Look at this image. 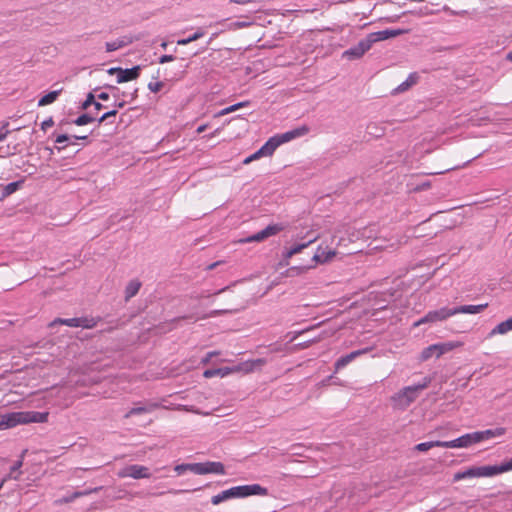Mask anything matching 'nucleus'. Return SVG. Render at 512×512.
Returning a JSON list of instances; mask_svg holds the SVG:
<instances>
[{
    "label": "nucleus",
    "instance_id": "f257e3e1",
    "mask_svg": "<svg viewBox=\"0 0 512 512\" xmlns=\"http://www.w3.org/2000/svg\"><path fill=\"white\" fill-rule=\"evenodd\" d=\"M48 417V412L37 411H18L0 414V430H7L18 425L31 423H46Z\"/></svg>",
    "mask_w": 512,
    "mask_h": 512
},
{
    "label": "nucleus",
    "instance_id": "f03ea898",
    "mask_svg": "<svg viewBox=\"0 0 512 512\" xmlns=\"http://www.w3.org/2000/svg\"><path fill=\"white\" fill-rule=\"evenodd\" d=\"M291 258H282L276 266V271L286 277H295L316 268L318 264L326 263L330 258H309L305 264H292Z\"/></svg>",
    "mask_w": 512,
    "mask_h": 512
},
{
    "label": "nucleus",
    "instance_id": "7ed1b4c3",
    "mask_svg": "<svg viewBox=\"0 0 512 512\" xmlns=\"http://www.w3.org/2000/svg\"><path fill=\"white\" fill-rule=\"evenodd\" d=\"M427 386V383H423L401 389L391 397L392 407L397 410H405L418 398L419 393L427 388Z\"/></svg>",
    "mask_w": 512,
    "mask_h": 512
},
{
    "label": "nucleus",
    "instance_id": "20e7f679",
    "mask_svg": "<svg viewBox=\"0 0 512 512\" xmlns=\"http://www.w3.org/2000/svg\"><path fill=\"white\" fill-rule=\"evenodd\" d=\"M309 132V128L307 126H301L298 128H295L293 130L276 134L268 139L267 143L269 147L271 148L272 152L274 153L275 150L282 144L287 143L293 139L302 137L306 135Z\"/></svg>",
    "mask_w": 512,
    "mask_h": 512
},
{
    "label": "nucleus",
    "instance_id": "39448f33",
    "mask_svg": "<svg viewBox=\"0 0 512 512\" xmlns=\"http://www.w3.org/2000/svg\"><path fill=\"white\" fill-rule=\"evenodd\" d=\"M462 346H463V342H460V341H449V342H445V343L433 344V345L426 347L422 351L421 359L425 361L434 355L437 358H439L443 354L448 353V352H450L456 348L462 347Z\"/></svg>",
    "mask_w": 512,
    "mask_h": 512
},
{
    "label": "nucleus",
    "instance_id": "423d86ee",
    "mask_svg": "<svg viewBox=\"0 0 512 512\" xmlns=\"http://www.w3.org/2000/svg\"><path fill=\"white\" fill-rule=\"evenodd\" d=\"M494 472L492 466H480L470 467L465 471H459L454 474L453 481L458 482L464 479L470 478H481V477H493Z\"/></svg>",
    "mask_w": 512,
    "mask_h": 512
},
{
    "label": "nucleus",
    "instance_id": "0eeeda50",
    "mask_svg": "<svg viewBox=\"0 0 512 512\" xmlns=\"http://www.w3.org/2000/svg\"><path fill=\"white\" fill-rule=\"evenodd\" d=\"M232 492L234 498H243L251 495H260L266 496L268 495V490L265 487H262L259 484H251V485H242L232 487Z\"/></svg>",
    "mask_w": 512,
    "mask_h": 512
},
{
    "label": "nucleus",
    "instance_id": "6e6552de",
    "mask_svg": "<svg viewBox=\"0 0 512 512\" xmlns=\"http://www.w3.org/2000/svg\"><path fill=\"white\" fill-rule=\"evenodd\" d=\"M373 43L367 35L364 39L360 40L355 46L343 52V57L349 60L361 58L370 48Z\"/></svg>",
    "mask_w": 512,
    "mask_h": 512
},
{
    "label": "nucleus",
    "instance_id": "1a4fd4ad",
    "mask_svg": "<svg viewBox=\"0 0 512 512\" xmlns=\"http://www.w3.org/2000/svg\"><path fill=\"white\" fill-rule=\"evenodd\" d=\"M149 468L142 465H130L128 467H125L124 469L120 470L118 472V476L120 478H126L131 477L134 479H142V478H149L150 477Z\"/></svg>",
    "mask_w": 512,
    "mask_h": 512
},
{
    "label": "nucleus",
    "instance_id": "9d476101",
    "mask_svg": "<svg viewBox=\"0 0 512 512\" xmlns=\"http://www.w3.org/2000/svg\"><path fill=\"white\" fill-rule=\"evenodd\" d=\"M266 364V360L263 358L247 360L231 367L232 374L243 373L249 374L255 370L261 369Z\"/></svg>",
    "mask_w": 512,
    "mask_h": 512
},
{
    "label": "nucleus",
    "instance_id": "9b49d317",
    "mask_svg": "<svg viewBox=\"0 0 512 512\" xmlns=\"http://www.w3.org/2000/svg\"><path fill=\"white\" fill-rule=\"evenodd\" d=\"M283 230V226L281 224H272L268 225L266 228L261 231L251 235L250 237L242 240V242H261L273 235H276L278 232Z\"/></svg>",
    "mask_w": 512,
    "mask_h": 512
},
{
    "label": "nucleus",
    "instance_id": "f8f14e48",
    "mask_svg": "<svg viewBox=\"0 0 512 512\" xmlns=\"http://www.w3.org/2000/svg\"><path fill=\"white\" fill-rule=\"evenodd\" d=\"M475 437V432H472L451 441H444V448H468L473 444H477Z\"/></svg>",
    "mask_w": 512,
    "mask_h": 512
},
{
    "label": "nucleus",
    "instance_id": "ddd939ff",
    "mask_svg": "<svg viewBox=\"0 0 512 512\" xmlns=\"http://www.w3.org/2000/svg\"><path fill=\"white\" fill-rule=\"evenodd\" d=\"M403 33V30L400 29H386L378 32H373L368 34L371 42L374 44L379 41H383L389 38H393L399 36Z\"/></svg>",
    "mask_w": 512,
    "mask_h": 512
},
{
    "label": "nucleus",
    "instance_id": "4468645a",
    "mask_svg": "<svg viewBox=\"0 0 512 512\" xmlns=\"http://www.w3.org/2000/svg\"><path fill=\"white\" fill-rule=\"evenodd\" d=\"M370 348H364L361 350L353 351L341 358H339L335 363V371H339L340 369L344 368L346 365H348L350 362H352L354 359H356L358 356H361L363 354H366L370 351Z\"/></svg>",
    "mask_w": 512,
    "mask_h": 512
},
{
    "label": "nucleus",
    "instance_id": "2eb2a0df",
    "mask_svg": "<svg viewBox=\"0 0 512 512\" xmlns=\"http://www.w3.org/2000/svg\"><path fill=\"white\" fill-rule=\"evenodd\" d=\"M506 433V429L504 427H497L495 429H487L484 431H476L475 438L477 443H480L485 440H489L495 437H500Z\"/></svg>",
    "mask_w": 512,
    "mask_h": 512
},
{
    "label": "nucleus",
    "instance_id": "dca6fc26",
    "mask_svg": "<svg viewBox=\"0 0 512 512\" xmlns=\"http://www.w3.org/2000/svg\"><path fill=\"white\" fill-rule=\"evenodd\" d=\"M140 71H141L140 66H134L129 69L120 68L119 75L117 77V82L123 83V82L134 80L139 77Z\"/></svg>",
    "mask_w": 512,
    "mask_h": 512
},
{
    "label": "nucleus",
    "instance_id": "f3484780",
    "mask_svg": "<svg viewBox=\"0 0 512 512\" xmlns=\"http://www.w3.org/2000/svg\"><path fill=\"white\" fill-rule=\"evenodd\" d=\"M161 405L156 402H150L147 405L144 406H136L131 408L124 416V418L128 419L134 415L144 414L148 412H152L158 408H160Z\"/></svg>",
    "mask_w": 512,
    "mask_h": 512
},
{
    "label": "nucleus",
    "instance_id": "a211bd4d",
    "mask_svg": "<svg viewBox=\"0 0 512 512\" xmlns=\"http://www.w3.org/2000/svg\"><path fill=\"white\" fill-rule=\"evenodd\" d=\"M431 323L437 322V321H444L448 319L451 316L455 315V311L450 308L443 307L439 310L429 311L428 312Z\"/></svg>",
    "mask_w": 512,
    "mask_h": 512
},
{
    "label": "nucleus",
    "instance_id": "6ab92c4d",
    "mask_svg": "<svg viewBox=\"0 0 512 512\" xmlns=\"http://www.w3.org/2000/svg\"><path fill=\"white\" fill-rule=\"evenodd\" d=\"M419 74L416 72L410 73L409 76L405 81H403L401 84H399L394 90V94L403 93L407 90H409L412 86L418 83L419 81Z\"/></svg>",
    "mask_w": 512,
    "mask_h": 512
},
{
    "label": "nucleus",
    "instance_id": "aec40b11",
    "mask_svg": "<svg viewBox=\"0 0 512 512\" xmlns=\"http://www.w3.org/2000/svg\"><path fill=\"white\" fill-rule=\"evenodd\" d=\"M488 307V303L479 305H463L453 308L456 314H478Z\"/></svg>",
    "mask_w": 512,
    "mask_h": 512
},
{
    "label": "nucleus",
    "instance_id": "412c9836",
    "mask_svg": "<svg viewBox=\"0 0 512 512\" xmlns=\"http://www.w3.org/2000/svg\"><path fill=\"white\" fill-rule=\"evenodd\" d=\"M133 42V38L130 36H122L119 39L111 42H106L105 47L107 52H113L120 48H123Z\"/></svg>",
    "mask_w": 512,
    "mask_h": 512
},
{
    "label": "nucleus",
    "instance_id": "4be33fe9",
    "mask_svg": "<svg viewBox=\"0 0 512 512\" xmlns=\"http://www.w3.org/2000/svg\"><path fill=\"white\" fill-rule=\"evenodd\" d=\"M273 154L271 148L269 147L268 143L266 142L260 149H258L255 153L247 157L243 163L248 164L254 160H258L261 157H267L271 156Z\"/></svg>",
    "mask_w": 512,
    "mask_h": 512
},
{
    "label": "nucleus",
    "instance_id": "5701e85b",
    "mask_svg": "<svg viewBox=\"0 0 512 512\" xmlns=\"http://www.w3.org/2000/svg\"><path fill=\"white\" fill-rule=\"evenodd\" d=\"M509 331H512V317L496 325L490 331L489 337H493L498 334L503 335L508 333Z\"/></svg>",
    "mask_w": 512,
    "mask_h": 512
},
{
    "label": "nucleus",
    "instance_id": "b1692460",
    "mask_svg": "<svg viewBox=\"0 0 512 512\" xmlns=\"http://www.w3.org/2000/svg\"><path fill=\"white\" fill-rule=\"evenodd\" d=\"M315 239H309L305 242L293 243L289 247H286V255L285 256H294L303 251L304 248L308 247L310 244L314 242Z\"/></svg>",
    "mask_w": 512,
    "mask_h": 512
},
{
    "label": "nucleus",
    "instance_id": "393cba45",
    "mask_svg": "<svg viewBox=\"0 0 512 512\" xmlns=\"http://www.w3.org/2000/svg\"><path fill=\"white\" fill-rule=\"evenodd\" d=\"M230 374H232L231 367H223V368H217V369H207L204 371L203 376L205 378H212L215 376H219V377L223 378Z\"/></svg>",
    "mask_w": 512,
    "mask_h": 512
},
{
    "label": "nucleus",
    "instance_id": "a878e982",
    "mask_svg": "<svg viewBox=\"0 0 512 512\" xmlns=\"http://www.w3.org/2000/svg\"><path fill=\"white\" fill-rule=\"evenodd\" d=\"M141 288V282L139 280H131L125 288V300L128 301L134 297Z\"/></svg>",
    "mask_w": 512,
    "mask_h": 512
},
{
    "label": "nucleus",
    "instance_id": "bb28decb",
    "mask_svg": "<svg viewBox=\"0 0 512 512\" xmlns=\"http://www.w3.org/2000/svg\"><path fill=\"white\" fill-rule=\"evenodd\" d=\"M434 447L444 448V441L437 440V441L419 443L414 447V449L419 452H426Z\"/></svg>",
    "mask_w": 512,
    "mask_h": 512
},
{
    "label": "nucleus",
    "instance_id": "cd10ccee",
    "mask_svg": "<svg viewBox=\"0 0 512 512\" xmlns=\"http://www.w3.org/2000/svg\"><path fill=\"white\" fill-rule=\"evenodd\" d=\"M206 473H214V474H224L225 469L224 465L220 462H205Z\"/></svg>",
    "mask_w": 512,
    "mask_h": 512
},
{
    "label": "nucleus",
    "instance_id": "c85d7f7f",
    "mask_svg": "<svg viewBox=\"0 0 512 512\" xmlns=\"http://www.w3.org/2000/svg\"><path fill=\"white\" fill-rule=\"evenodd\" d=\"M230 498H234L233 492H232V488H230L228 490H225V491H222L221 493H219L217 495H214L211 498V502H212L213 505H218L221 502L226 501V500H228Z\"/></svg>",
    "mask_w": 512,
    "mask_h": 512
},
{
    "label": "nucleus",
    "instance_id": "c756f323",
    "mask_svg": "<svg viewBox=\"0 0 512 512\" xmlns=\"http://www.w3.org/2000/svg\"><path fill=\"white\" fill-rule=\"evenodd\" d=\"M60 90H55L47 93L41 97L38 101V106H46L53 103L59 96Z\"/></svg>",
    "mask_w": 512,
    "mask_h": 512
},
{
    "label": "nucleus",
    "instance_id": "7c9ffc66",
    "mask_svg": "<svg viewBox=\"0 0 512 512\" xmlns=\"http://www.w3.org/2000/svg\"><path fill=\"white\" fill-rule=\"evenodd\" d=\"M204 35H205L204 30L202 28H199L193 35H191L187 38H182V39L177 40V44L184 46V45H187L193 41H196V40L202 38Z\"/></svg>",
    "mask_w": 512,
    "mask_h": 512
},
{
    "label": "nucleus",
    "instance_id": "2f4dec72",
    "mask_svg": "<svg viewBox=\"0 0 512 512\" xmlns=\"http://www.w3.org/2000/svg\"><path fill=\"white\" fill-rule=\"evenodd\" d=\"M95 120H96V117L92 114V112H88V113L82 114L79 117H77L73 121V123L78 125V126H83V125L92 123Z\"/></svg>",
    "mask_w": 512,
    "mask_h": 512
},
{
    "label": "nucleus",
    "instance_id": "473e14b6",
    "mask_svg": "<svg viewBox=\"0 0 512 512\" xmlns=\"http://www.w3.org/2000/svg\"><path fill=\"white\" fill-rule=\"evenodd\" d=\"M249 105V101H243V102H239V103H236V104H233L229 107H226L224 109H222L221 111H219L216 116L219 117V116H223V115H226V114H229V113H232L242 107H246Z\"/></svg>",
    "mask_w": 512,
    "mask_h": 512
},
{
    "label": "nucleus",
    "instance_id": "72a5a7b5",
    "mask_svg": "<svg viewBox=\"0 0 512 512\" xmlns=\"http://www.w3.org/2000/svg\"><path fill=\"white\" fill-rule=\"evenodd\" d=\"M494 476L499 475L512 470V458L501 465L492 466Z\"/></svg>",
    "mask_w": 512,
    "mask_h": 512
},
{
    "label": "nucleus",
    "instance_id": "f704fd0d",
    "mask_svg": "<svg viewBox=\"0 0 512 512\" xmlns=\"http://www.w3.org/2000/svg\"><path fill=\"white\" fill-rule=\"evenodd\" d=\"M52 324H61V325L69 326V327H80L81 326L80 318H69V319L58 318V319L54 320V322Z\"/></svg>",
    "mask_w": 512,
    "mask_h": 512
},
{
    "label": "nucleus",
    "instance_id": "c9c22d12",
    "mask_svg": "<svg viewBox=\"0 0 512 512\" xmlns=\"http://www.w3.org/2000/svg\"><path fill=\"white\" fill-rule=\"evenodd\" d=\"M189 471H191V472H193L195 474H198V475L207 474L204 463H192V464H190Z\"/></svg>",
    "mask_w": 512,
    "mask_h": 512
},
{
    "label": "nucleus",
    "instance_id": "e433bc0d",
    "mask_svg": "<svg viewBox=\"0 0 512 512\" xmlns=\"http://www.w3.org/2000/svg\"><path fill=\"white\" fill-rule=\"evenodd\" d=\"M82 328L92 329L97 325V321L94 318H80Z\"/></svg>",
    "mask_w": 512,
    "mask_h": 512
},
{
    "label": "nucleus",
    "instance_id": "4c0bfd02",
    "mask_svg": "<svg viewBox=\"0 0 512 512\" xmlns=\"http://www.w3.org/2000/svg\"><path fill=\"white\" fill-rule=\"evenodd\" d=\"M20 186V182H11L7 184L4 188L5 195H10L14 193Z\"/></svg>",
    "mask_w": 512,
    "mask_h": 512
},
{
    "label": "nucleus",
    "instance_id": "58836bf2",
    "mask_svg": "<svg viewBox=\"0 0 512 512\" xmlns=\"http://www.w3.org/2000/svg\"><path fill=\"white\" fill-rule=\"evenodd\" d=\"M95 103V95L90 92L88 93L86 100L82 103L81 108L86 110L89 106L93 105Z\"/></svg>",
    "mask_w": 512,
    "mask_h": 512
},
{
    "label": "nucleus",
    "instance_id": "ea45409f",
    "mask_svg": "<svg viewBox=\"0 0 512 512\" xmlns=\"http://www.w3.org/2000/svg\"><path fill=\"white\" fill-rule=\"evenodd\" d=\"M118 111L117 109L110 110L106 113H104L99 119L98 122L102 123L106 120H109L111 117H115L117 115Z\"/></svg>",
    "mask_w": 512,
    "mask_h": 512
},
{
    "label": "nucleus",
    "instance_id": "a19ab883",
    "mask_svg": "<svg viewBox=\"0 0 512 512\" xmlns=\"http://www.w3.org/2000/svg\"><path fill=\"white\" fill-rule=\"evenodd\" d=\"M163 82L161 81H158V82H150L148 84V89L151 91V92H154V93H157L159 92L162 87H163Z\"/></svg>",
    "mask_w": 512,
    "mask_h": 512
},
{
    "label": "nucleus",
    "instance_id": "79ce46f5",
    "mask_svg": "<svg viewBox=\"0 0 512 512\" xmlns=\"http://www.w3.org/2000/svg\"><path fill=\"white\" fill-rule=\"evenodd\" d=\"M101 488H94V489H91V490H86V491H79V492H75L72 494V498H78V497H82V496H86V495H89L93 492H97L99 491Z\"/></svg>",
    "mask_w": 512,
    "mask_h": 512
},
{
    "label": "nucleus",
    "instance_id": "37998d69",
    "mask_svg": "<svg viewBox=\"0 0 512 512\" xmlns=\"http://www.w3.org/2000/svg\"><path fill=\"white\" fill-rule=\"evenodd\" d=\"M217 355H219V352H217V351L208 352L206 354V356L201 360V363L203 365H206V364H208L210 362L212 357L217 356Z\"/></svg>",
    "mask_w": 512,
    "mask_h": 512
},
{
    "label": "nucleus",
    "instance_id": "c03bdc74",
    "mask_svg": "<svg viewBox=\"0 0 512 512\" xmlns=\"http://www.w3.org/2000/svg\"><path fill=\"white\" fill-rule=\"evenodd\" d=\"M7 126H8V123H5L1 128H0V142L5 140L6 137L8 136V134L10 133V131L7 129Z\"/></svg>",
    "mask_w": 512,
    "mask_h": 512
},
{
    "label": "nucleus",
    "instance_id": "a18cd8bd",
    "mask_svg": "<svg viewBox=\"0 0 512 512\" xmlns=\"http://www.w3.org/2000/svg\"><path fill=\"white\" fill-rule=\"evenodd\" d=\"M189 467H190V464H180V465L175 466L174 470L178 474H182L185 471H189Z\"/></svg>",
    "mask_w": 512,
    "mask_h": 512
},
{
    "label": "nucleus",
    "instance_id": "49530a36",
    "mask_svg": "<svg viewBox=\"0 0 512 512\" xmlns=\"http://www.w3.org/2000/svg\"><path fill=\"white\" fill-rule=\"evenodd\" d=\"M54 124V121L53 119L50 117L46 120H44L42 123H41V129L46 131L49 127L53 126Z\"/></svg>",
    "mask_w": 512,
    "mask_h": 512
},
{
    "label": "nucleus",
    "instance_id": "de8ad7c7",
    "mask_svg": "<svg viewBox=\"0 0 512 512\" xmlns=\"http://www.w3.org/2000/svg\"><path fill=\"white\" fill-rule=\"evenodd\" d=\"M425 323H431V320H430V317H429V314L427 313L424 317H422L421 319H419L418 321H416L414 323V326L415 327H418L422 324H425Z\"/></svg>",
    "mask_w": 512,
    "mask_h": 512
},
{
    "label": "nucleus",
    "instance_id": "09e8293b",
    "mask_svg": "<svg viewBox=\"0 0 512 512\" xmlns=\"http://www.w3.org/2000/svg\"><path fill=\"white\" fill-rule=\"evenodd\" d=\"M425 323H431V320H430V317H429V314L427 313L424 317H422L421 319H419L418 321H416L414 323V326L415 327H418L422 324H425Z\"/></svg>",
    "mask_w": 512,
    "mask_h": 512
},
{
    "label": "nucleus",
    "instance_id": "8fccbe9b",
    "mask_svg": "<svg viewBox=\"0 0 512 512\" xmlns=\"http://www.w3.org/2000/svg\"><path fill=\"white\" fill-rule=\"evenodd\" d=\"M70 138H71V136H69L67 134H60L56 137L55 142L58 144H61V143L68 141Z\"/></svg>",
    "mask_w": 512,
    "mask_h": 512
},
{
    "label": "nucleus",
    "instance_id": "3c124183",
    "mask_svg": "<svg viewBox=\"0 0 512 512\" xmlns=\"http://www.w3.org/2000/svg\"><path fill=\"white\" fill-rule=\"evenodd\" d=\"M23 458H24V453L21 455V459L18 460L17 462H15L14 465L12 466L11 473H13L14 471L19 470L22 467V465H23Z\"/></svg>",
    "mask_w": 512,
    "mask_h": 512
},
{
    "label": "nucleus",
    "instance_id": "603ef678",
    "mask_svg": "<svg viewBox=\"0 0 512 512\" xmlns=\"http://www.w3.org/2000/svg\"><path fill=\"white\" fill-rule=\"evenodd\" d=\"M175 59V57L173 55H162L160 58H159V62L161 64L163 63H167V62H171Z\"/></svg>",
    "mask_w": 512,
    "mask_h": 512
},
{
    "label": "nucleus",
    "instance_id": "864d4df0",
    "mask_svg": "<svg viewBox=\"0 0 512 512\" xmlns=\"http://www.w3.org/2000/svg\"><path fill=\"white\" fill-rule=\"evenodd\" d=\"M178 410H184V411H187V412H193V413H199L197 410H195L193 407H188V406H185V405H179L177 407Z\"/></svg>",
    "mask_w": 512,
    "mask_h": 512
},
{
    "label": "nucleus",
    "instance_id": "5fc2aeb1",
    "mask_svg": "<svg viewBox=\"0 0 512 512\" xmlns=\"http://www.w3.org/2000/svg\"><path fill=\"white\" fill-rule=\"evenodd\" d=\"M231 3L240 4V5H246L249 3L256 2V0H230Z\"/></svg>",
    "mask_w": 512,
    "mask_h": 512
},
{
    "label": "nucleus",
    "instance_id": "6e6d98bb",
    "mask_svg": "<svg viewBox=\"0 0 512 512\" xmlns=\"http://www.w3.org/2000/svg\"><path fill=\"white\" fill-rule=\"evenodd\" d=\"M99 100L107 101L109 99V94L106 92H101L97 95Z\"/></svg>",
    "mask_w": 512,
    "mask_h": 512
},
{
    "label": "nucleus",
    "instance_id": "4d7b16f0",
    "mask_svg": "<svg viewBox=\"0 0 512 512\" xmlns=\"http://www.w3.org/2000/svg\"><path fill=\"white\" fill-rule=\"evenodd\" d=\"M250 25L249 22H235L233 23V26L236 27V28H243V27H246Z\"/></svg>",
    "mask_w": 512,
    "mask_h": 512
},
{
    "label": "nucleus",
    "instance_id": "13d9d810",
    "mask_svg": "<svg viewBox=\"0 0 512 512\" xmlns=\"http://www.w3.org/2000/svg\"><path fill=\"white\" fill-rule=\"evenodd\" d=\"M119 70H120V67H112L108 70V73L110 75H114L116 74L117 76L119 75Z\"/></svg>",
    "mask_w": 512,
    "mask_h": 512
},
{
    "label": "nucleus",
    "instance_id": "bf43d9fd",
    "mask_svg": "<svg viewBox=\"0 0 512 512\" xmlns=\"http://www.w3.org/2000/svg\"><path fill=\"white\" fill-rule=\"evenodd\" d=\"M313 256H320V255L316 252ZM321 256H327V257L335 256V252L332 250H329L326 253L323 252Z\"/></svg>",
    "mask_w": 512,
    "mask_h": 512
},
{
    "label": "nucleus",
    "instance_id": "052dcab7",
    "mask_svg": "<svg viewBox=\"0 0 512 512\" xmlns=\"http://www.w3.org/2000/svg\"><path fill=\"white\" fill-rule=\"evenodd\" d=\"M93 106H94V109H95L96 112H98V111H100L101 109L104 108V106L100 102H96V101L93 104Z\"/></svg>",
    "mask_w": 512,
    "mask_h": 512
},
{
    "label": "nucleus",
    "instance_id": "680f3d73",
    "mask_svg": "<svg viewBox=\"0 0 512 512\" xmlns=\"http://www.w3.org/2000/svg\"><path fill=\"white\" fill-rule=\"evenodd\" d=\"M228 311H229V310H214V311H212V312L210 313V315H209V316H216V315H219V314H221V313H226V312H228Z\"/></svg>",
    "mask_w": 512,
    "mask_h": 512
},
{
    "label": "nucleus",
    "instance_id": "e2e57ef3",
    "mask_svg": "<svg viewBox=\"0 0 512 512\" xmlns=\"http://www.w3.org/2000/svg\"><path fill=\"white\" fill-rule=\"evenodd\" d=\"M124 105H125V102H124V101H120V102H116V103L114 104V107H115V109H117V110H118V109L123 108V107H124Z\"/></svg>",
    "mask_w": 512,
    "mask_h": 512
},
{
    "label": "nucleus",
    "instance_id": "0e129e2a",
    "mask_svg": "<svg viewBox=\"0 0 512 512\" xmlns=\"http://www.w3.org/2000/svg\"><path fill=\"white\" fill-rule=\"evenodd\" d=\"M206 128H207V125L204 124V125L199 126L196 131H197V133H202L206 130Z\"/></svg>",
    "mask_w": 512,
    "mask_h": 512
},
{
    "label": "nucleus",
    "instance_id": "69168bd1",
    "mask_svg": "<svg viewBox=\"0 0 512 512\" xmlns=\"http://www.w3.org/2000/svg\"><path fill=\"white\" fill-rule=\"evenodd\" d=\"M75 500V498H72V495L65 497L61 502L69 503Z\"/></svg>",
    "mask_w": 512,
    "mask_h": 512
},
{
    "label": "nucleus",
    "instance_id": "338daca9",
    "mask_svg": "<svg viewBox=\"0 0 512 512\" xmlns=\"http://www.w3.org/2000/svg\"><path fill=\"white\" fill-rule=\"evenodd\" d=\"M75 500V498H72V495L65 497L61 502L69 503Z\"/></svg>",
    "mask_w": 512,
    "mask_h": 512
},
{
    "label": "nucleus",
    "instance_id": "774afa93",
    "mask_svg": "<svg viewBox=\"0 0 512 512\" xmlns=\"http://www.w3.org/2000/svg\"><path fill=\"white\" fill-rule=\"evenodd\" d=\"M507 59H508V60H510V61H512V51L508 53V55H507Z\"/></svg>",
    "mask_w": 512,
    "mask_h": 512
}]
</instances>
